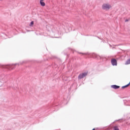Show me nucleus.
<instances>
[{
    "label": "nucleus",
    "instance_id": "nucleus-10",
    "mask_svg": "<svg viewBox=\"0 0 130 130\" xmlns=\"http://www.w3.org/2000/svg\"><path fill=\"white\" fill-rule=\"evenodd\" d=\"M3 83H4V82H3V79H2V78L0 77V87L3 86Z\"/></svg>",
    "mask_w": 130,
    "mask_h": 130
},
{
    "label": "nucleus",
    "instance_id": "nucleus-7",
    "mask_svg": "<svg viewBox=\"0 0 130 130\" xmlns=\"http://www.w3.org/2000/svg\"><path fill=\"white\" fill-rule=\"evenodd\" d=\"M40 4L41 5V6L42 7H45V3H44V2L42 1V2H40Z\"/></svg>",
    "mask_w": 130,
    "mask_h": 130
},
{
    "label": "nucleus",
    "instance_id": "nucleus-11",
    "mask_svg": "<svg viewBox=\"0 0 130 130\" xmlns=\"http://www.w3.org/2000/svg\"><path fill=\"white\" fill-rule=\"evenodd\" d=\"M33 25H34V21H31L30 22L29 26H30V27H32L33 26Z\"/></svg>",
    "mask_w": 130,
    "mask_h": 130
},
{
    "label": "nucleus",
    "instance_id": "nucleus-6",
    "mask_svg": "<svg viewBox=\"0 0 130 130\" xmlns=\"http://www.w3.org/2000/svg\"><path fill=\"white\" fill-rule=\"evenodd\" d=\"M119 86L118 85H111V88H113V89H119Z\"/></svg>",
    "mask_w": 130,
    "mask_h": 130
},
{
    "label": "nucleus",
    "instance_id": "nucleus-8",
    "mask_svg": "<svg viewBox=\"0 0 130 130\" xmlns=\"http://www.w3.org/2000/svg\"><path fill=\"white\" fill-rule=\"evenodd\" d=\"M113 130H119V128H118V126L117 125H115L113 127Z\"/></svg>",
    "mask_w": 130,
    "mask_h": 130
},
{
    "label": "nucleus",
    "instance_id": "nucleus-1",
    "mask_svg": "<svg viewBox=\"0 0 130 130\" xmlns=\"http://www.w3.org/2000/svg\"><path fill=\"white\" fill-rule=\"evenodd\" d=\"M23 63H26L25 61H20L18 63H15L10 65H0V67L3 69H7V70H13L16 68V66L18 64V66H20V64H23Z\"/></svg>",
    "mask_w": 130,
    "mask_h": 130
},
{
    "label": "nucleus",
    "instance_id": "nucleus-2",
    "mask_svg": "<svg viewBox=\"0 0 130 130\" xmlns=\"http://www.w3.org/2000/svg\"><path fill=\"white\" fill-rule=\"evenodd\" d=\"M111 8V6L108 4H105L102 6L103 10H105V11H108Z\"/></svg>",
    "mask_w": 130,
    "mask_h": 130
},
{
    "label": "nucleus",
    "instance_id": "nucleus-13",
    "mask_svg": "<svg viewBox=\"0 0 130 130\" xmlns=\"http://www.w3.org/2000/svg\"><path fill=\"white\" fill-rule=\"evenodd\" d=\"M127 21H128L127 20H125V22H127Z\"/></svg>",
    "mask_w": 130,
    "mask_h": 130
},
{
    "label": "nucleus",
    "instance_id": "nucleus-12",
    "mask_svg": "<svg viewBox=\"0 0 130 130\" xmlns=\"http://www.w3.org/2000/svg\"><path fill=\"white\" fill-rule=\"evenodd\" d=\"M43 1H44V0H40V2H43Z\"/></svg>",
    "mask_w": 130,
    "mask_h": 130
},
{
    "label": "nucleus",
    "instance_id": "nucleus-4",
    "mask_svg": "<svg viewBox=\"0 0 130 130\" xmlns=\"http://www.w3.org/2000/svg\"><path fill=\"white\" fill-rule=\"evenodd\" d=\"M112 66H117V61L115 59H112L111 60Z\"/></svg>",
    "mask_w": 130,
    "mask_h": 130
},
{
    "label": "nucleus",
    "instance_id": "nucleus-3",
    "mask_svg": "<svg viewBox=\"0 0 130 130\" xmlns=\"http://www.w3.org/2000/svg\"><path fill=\"white\" fill-rule=\"evenodd\" d=\"M87 75L88 73L87 72L82 73L79 75L78 79V80H81V79H83V78H85V77H86V76Z\"/></svg>",
    "mask_w": 130,
    "mask_h": 130
},
{
    "label": "nucleus",
    "instance_id": "nucleus-5",
    "mask_svg": "<svg viewBox=\"0 0 130 130\" xmlns=\"http://www.w3.org/2000/svg\"><path fill=\"white\" fill-rule=\"evenodd\" d=\"M92 57H93V58H97L98 59L101 58V56L95 53L92 54Z\"/></svg>",
    "mask_w": 130,
    "mask_h": 130
},
{
    "label": "nucleus",
    "instance_id": "nucleus-9",
    "mask_svg": "<svg viewBox=\"0 0 130 130\" xmlns=\"http://www.w3.org/2000/svg\"><path fill=\"white\" fill-rule=\"evenodd\" d=\"M125 64H130V58L126 61Z\"/></svg>",
    "mask_w": 130,
    "mask_h": 130
}]
</instances>
